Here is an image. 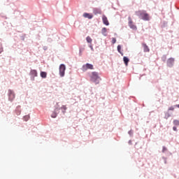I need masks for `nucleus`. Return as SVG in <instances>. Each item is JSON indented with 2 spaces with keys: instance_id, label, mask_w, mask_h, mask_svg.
Returning a JSON list of instances; mask_svg holds the SVG:
<instances>
[{
  "instance_id": "obj_36",
  "label": "nucleus",
  "mask_w": 179,
  "mask_h": 179,
  "mask_svg": "<svg viewBox=\"0 0 179 179\" xmlns=\"http://www.w3.org/2000/svg\"><path fill=\"white\" fill-rule=\"evenodd\" d=\"M129 145H132V141L131 140L129 141Z\"/></svg>"
},
{
  "instance_id": "obj_32",
  "label": "nucleus",
  "mask_w": 179,
  "mask_h": 179,
  "mask_svg": "<svg viewBox=\"0 0 179 179\" xmlns=\"http://www.w3.org/2000/svg\"><path fill=\"white\" fill-rule=\"evenodd\" d=\"M90 48L91 50L94 51V49L93 48V45L92 44L89 45Z\"/></svg>"
},
{
  "instance_id": "obj_31",
  "label": "nucleus",
  "mask_w": 179,
  "mask_h": 179,
  "mask_svg": "<svg viewBox=\"0 0 179 179\" xmlns=\"http://www.w3.org/2000/svg\"><path fill=\"white\" fill-rule=\"evenodd\" d=\"M174 107H176V106H171V107H169V111H174Z\"/></svg>"
},
{
  "instance_id": "obj_10",
  "label": "nucleus",
  "mask_w": 179,
  "mask_h": 179,
  "mask_svg": "<svg viewBox=\"0 0 179 179\" xmlns=\"http://www.w3.org/2000/svg\"><path fill=\"white\" fill-rule=\"evenodd\" d=\"M83 17H85L86 19H93V15L91 13H83Z\"/></svg>"
},
{
  "instance_id": "obj_6",
  "label": "nucleus",
  "mask_w": 179,
  "mask_h": 179,
  "mask_svg": "<svg viewBox=\"0 0 179 179\" xmlns=\"http://www.w3.org/2000/svg\"><path fill=\"white\" fill-rule=\"evenodd\" d=\"M8 100L9 101H13V100H15V92H13V90H8Z\"/></svg>"
},
{
  "instance_id": "obj_17",
  "label": "nucleus",
  "mask_w": 179,
  "mask_h": 179,
  "mask_svg": "<svg viewBox=\"0 0 179 179\" xmlns=\"http://www.w3.org/2000/svg\"><path fill=\"white\" fill-rule=\"evenodd\" d=\"M121 48H122L121 45H118L117 47V52H119V54H121V55H124V53L121 52Z\"/></svg>"
},
{
  "instance_id": "obj_22",
  "label": "nucleus",
  "mask_w": 179,
  "mask_h": 179,
  "mask_svg": "<svg viewBox=\"0 0 179 179\" xmlns=\"http://www.w3.org/2000/svg\"><path fill=\"white\" fill-rule=\"evenodd\" d=\"M162 62H166V60L167 59V55H164L161 58Z\"/></svg>"
},
{
  "instance_id": "obj_28",
  "label": "nucleus",
  "mask_w": 179,
  "mask_h": 179,
  "mask_svg": "<svg viewBox=\"0 0 179 179\" xmlns=\"http://www.w3.org/2000/svg\"><path fill=\"white\" fill-rule=\"evenodd\" d=\"M174 125H179V121L177 120H173Z\"/></svg>"
},
{
  "instance_id": "obj_12",
  "label": "nucleus",
  "mask_w": 179,
  "mask_h": 179,
  "mask_svg": "<svg viewBox=\"0 0 179 179\" xmlns=\"http://www.w3.org/2000/svg\"><path fill=\"white\" fill-rule=\"evenodd\" d=\"M123 62L126 66H128V64H129V58L127 56L123 57Z\"/></svg>"
},
{
  "instance_id": "obj_13",
  "label": "nucleus",
  "mask_w": 179,
  "mask_h": 179,
  "mask_svg": "<svg viewBox=\"0 0 179 179\" xmlns=\"http://www.w3.org/2000/svg\"><path fill=\"white\" fill-rule=\"evenodd\" d=\"M93 13L95 15H101V10L100 8H93Z\"/></svg>"
},
{
  "instance_id": "obj_9",
  "label": "nucleus",
  "mask_w": 179,
  "mask_h": 179,
  "mask_svg": "<svg viewBox=\"0 0 179 179\" xmlns=\"http://www.w3.org/2000/svg\"><path fill=\"white\" fill-rule=\"evenodd\" d=\"M102 20L103 24H105L106 26H110V22H108V19H107V17L106 15H103Z\"/></svg>"
},
{
  "instance_id": "obj_14",
  "label": "nucleus",
  "mask_w": 179,
  "mask_h": 179,
  "mask_svg": "<svg viewBox=\"0 0 179 179\" xmlns=\"http://www.w3.org/2000/svg\"><path fill=\"white\" fill-rule=\"evenodd\" d=\"M40 76H41V78H42L43 79H45V78H47V72L41 71Z\"/></svg>"
},
{
  "instance_id": "obj_37",
  "label": "nucleus",
  "mask_w": 179,
  "mask_h": 179,
  "mask_svg": "<svg viewBox=\"0 0 179 179\" xmlns=\"http://www.w3.org/2000/svg\"><path fill=\"white\" fill-rule=\"evenodd\" d=\"M19 108H20V106H17L16 111H17V110H19Z\"/></svg>"
},
{
  "instance_id": "obj_38",
  "label": "nucleus",
  "mask_w": 179,
  "mask_h": 179,
  "mask_svg": "<svg viewBox=\"0 0 179 179\" xmlns=\"http://www.w3.org/2000/svg\"><path fill=\"white\" fill-rule=\"evenodd\" d=\"M175 107H177L178 108H179V104L175 105Z\"/></svg>"
},
{
  "instance_id": "obj_33",
  "label": "nucleus",
  "mask_w": 179,
  "mask_h": 179,
  "mask_svg": "<svg viewBox=\"0 0 179 179\" xmlns=\"http://www.w3.org/2000/svg\"><path fill=\"white\" fill-rule=\"evenodd\" d=\"M48 43H52V39L51 38H48Z\"/></svg>"
},
{
  "instance_id": "obj_39",
  "label": "nucleus",
  "mask_w": 179,
  "mask_h": 179,
  "mask_svg": "<svg viewBox=\"0 0 179 179\" xmlns=\"http://www.w3.org/2000/svg\"><path fill=\"white\" fill-rule=\"evenodd\" d=\"M17 114L19 115H20V111H18L17 113Z\"/></svg>"
},
{
  "instance_id": "obj_25",
  "label": "nucleus",
  "mask_w": 179,
  "mask_h": 179,
  "mask_svg": "<svg viewBox=\"0 0 179 179\" xmlns=\"http://www.w3.org/2000/svg\"><path fill=\"white\" fill-rule=\"evenodd\" d=\"M128 134H129V136H134V131L133 130H129L128 131Z\"/></svg>"
},
{
  "instance_id": "obj_2",
  "label": "nucleus",
  "mask_w": 179,
  "mask_h": 179,
  "mask_svg": "<svg viewBox=\"0 0 179 179\" xmlns=\"http://www.w3.org/2000/svg\"><path fill=\"white\" fill-rule=\"evenodd\" d=\"M91 82H93L95 85H99L100 83V76H99V73L96 71L92 73Z\"/></svg>"
},
{
  "instance_id": "obj_16",
  "label": "nucleus",
  "mask_w": 179,
  "mask_h": 179,
  "mask_svg": "<svg viewBox=\"0 0 179 179\" xmlns=\"http://www.w3.org/2000/svg\"><path fill=\"white\" fill-rule=\"evenodd\" d=\"M58 115V112L57 110H54L51 115L52 118H57Z\"/></svg>"
},
{
  "instance_id": "obj_30",
  "label": "nucleus",
  "mask_w": 179,
  "mask_h": 179,
  "mask_svg": "<svg viewBox=\"0 0 179 179\" xmlns=\"http://www.w3.org/2000/svg\"><path fill=\"white\" fill-rule=\"evenodd\" d=\"M166 150H167V148H166V146H163L162 147V153H164L166 152Z\"/></svg>"
},
{
  "instance_id": "obj_7",
  "label": "nucleus",
  "mask_w": 179,
  "mask_h": 179,
  "mask_svg": "<svg viewBox=\"0 0 179 179\" xmlns=\"http://www.w3.org/2000/svg\"><path fill=\"white\" fill-rule=\"evenodd\" d=\"M129 23L128 26L130 27V29H132V30H138V27H136V25L134 24V22L132 21V18L131 17H128Z\"/></svg>"
},
{
  "instance_id": "obj_21",
  "label": "nucleus",
  "mask_w": 179,
  "mask_h": 179,
  "mask_svg": "<svg viewBox=\"0 0 179 179\" xmlns=\"http://www.w3.org/2000/svg\"><path fill=\"white\" fill-rule=\"evenodd\" d=\"M83 51H85V48H79V56L82 57V52H83Z\"/></svg>"
},
{
  "instance_id": "obj_3",
  "label": "nucleus",
  "mask_w": 179,
  "mask_h": 179,
  "mask_svg": "<svg viewBox=\"0 0 179 179\" xmlns=\"http://www.w3.org/2000/svg\"><path fill=\"white\" fill-rule=\"evenodd\" d=\"M29 76H30V80L32 82H34V80H36L35 78H37L38 76V73L37 72V70L31 69V71L29 72Z\"/></svg>"
},
{
  "instance_id": "obj_5",
  "label": "nucleus",
  "mask_w": 179,
  "mask_h": 179,
  "mask_svg": "<svg viewBox=\"0 0 179 179\" xmlns=\"http://www.w3.org/2000/svg\"><path fill=\"white\" fill-rule=\"evenodd\" d=\"M175 61L176 59L173 57L169 58L166 61V66H168V68H173V66H174Z\"/></svg>"
},
{
  "instance_id": "obj_23",
  "label": "nucleus",
  "mask_w": 179,
  "mask_h": 179,
  "mask_svg": "<svg viewBox=\"0 0 179 179\" xmlns=\"http://www.w3.org/2000/svg\"><path fill=\"white\" fill-rule=\"evenodd\" d=\"M171 115L170 113H169V112L165 113V117L164 118H166V120H168L169 118H170Z\"/></svg>"
},
{
  "instance_id": "obj_35",
  "label": "nucleus",
  "mask_w": 179,
  "mask_h": 179,
  "mask_svg": "<svg viewBox=\"0 0 179 179\" xmlns=\"http://www.w3.org/2000/svg\"><path fill=\"white\" fill-rule=\"evenodd\" d=\"M173 130L175 131L176 132H177V127L174 126L173 127Z\"/></svg>"
},
{
  "instance_id": "obj_18",
  "label": "nucleus",
  "mask_w": 179,
  "mask_h": 179,
  "mask_svg": "<svg viewBox=\"0 0 179 179\" xmlns=\"http://www.w3.org/2000/svg\"><path fill=\"white\" fill-rule=\"evenodd\" d=\"M68 108H66V106L65 105H63L61 108H60V110H62V113L64 114H65V113H66V110H67Z\"/></svg>"
},
{
  "instance_id": "obj_15",
  "label": "nucleus",
  "mask_w": 179,
  "mask_h": 179,
  "mask_svg": "<svg viewBox=\"0 0 179 179\" xmlns=\"http://www.w3.org/2000/svg\"><path fill=\"white\" fill-rule=\"evenodd\" d=\"M101 34H103V36L106 37V36H107V28H106V27L102 28Z\"/></svg>"
},
{
  "instance_id": "obj_1",
  "label": "nucleus",
  "mask_w": 179,
  "mask_h": 179,
  "mask_svg": "<svg viewBox=\"0 0 179 179\" xmlns=\"http://www.w3.org/2000/svg\"><path fill=\"white\" fill-rule=\"evenodd\" d=\"M135 15H136V16H138V17L139 19H141L142 20H145V21L150 20L149 14H148V13H146V11H144V10L136 11Z\"/></svg>"
},
{
  "instance_id": "obj_29",
  "label": "nucleus",
  "mask_w": 179,
  "mask_h": 179,
  "mask_svg": "<svg viewBox=\"0 0 179 179\" xmlns=\"http://www.w3.org/2000/svg\"><path fill=\"white\" fill-rule=\"evenodd\" d=\"M162 159L164 162V164H167V158L166 157H162Z\"/></svg>"
},
{
  "instance_id": "obj_19",
  "label": "nucleus",
  "mask_w": 179,
  "mask_h": 179,
  "mask_svg": "<svg viewBox=\"0 0 179 179\" xmlns=\"http://www.w3.org/2000/svg\"><path fill=\"white\" fill-rule=\"evenodd\" d=\"M86 41L89 44H92V41H93V39H92V38L90 36H87L86 37Z\"/></svg>"
},
{
  "instance_id": "obj_20",
  "label": "nucleus",
  "mask_w": 179,
  "mask_h": 179,
  "mask_svg": "<svg viewBox=\"0 0 179 179\" xmlns=\"http://www.w3.org/2000/svg\"><path fill=\"white\" fill-rule=\"evenodd\" d=\"M59 103H57V104L55 106V111H58L59 110H61V108H59Z\"/></svg>"
},
{
  "instance_id": "obj_40",
  "label": "nucleus",
  "mask_w": 179,
  "mask_h": 179,
  "mask_svg": "<svg viewBox=\"0 0 179 179\" xmlns=\"http://www.w3.org/2000/svg\"><path fill=\"white\" fill-rule=\"evenodd\" d=\"M22 40H24V37H22Z\"/></svg>"
},
{
  "instance_id": "obj_26",
  "label": "nucleus",
  "mask_w": 179,
  "mask_h": 179,
  "mask_svg": "<svg viewBox=\"0 0 179 179\" xmlns=\"http://www.w3.org/2000/svg\"><path fill=\"white\" fill-rule=\"evenodd\" d=\"M117 43V39L115 38H112V44H115Z\"/></svg>"
},
{
  "instance_id": "obj_24",
  "label": "nucleus",
  "mask_w": 179,
  "mask_h": 179,
  "mask_svg": "<svg viewBox=\"0 0 179 179\" xmlns=\"http://www.w3.org/2000/svg\"><path fill=\"white\" fill-rule=\"evenodd\" d=\"M29 118H30V116L29 115H25L23 117V119L24 120V121H29Z\"/></svg>"
},
{
  "instance_id": "obj_4",
  "label": "nucleus",
  "mask_w": 179,
  "mask_h": 179,
  "mask_svg": "<svg viewBox=\"0 0 179 179\" xmlns=\"http://www.w3.org/2000/svg\"><path fill=\"white\" fill-rule=\"evenodd\" d=\"M59 76L61 78H64V76H65V71H66V66H65V64H60L59 67Z\"/></svg>"
},
{
  "instance_id": "obj_11",
  "label": "nucleus",
  "mask_w": 179,
  "mask_h": 179,
  "mask_svg": "<svg viewBox=\"0 0 179 179\" xmlns=\"http://www.w3.org/2000/svg\"><path fill=\"white\" fill-rule=\"evenodd\" d=\"M142 45L143 47L144 52H149L150 51V49H149V46H148V45H146V43H142Z\"/></svg>"
},
{
  "instance_id": "obj_27",
  "label": "nucleus",
  "mask_w": 179,
  "mask_h": 179,
  "mask_svg": "<svg viewBox=\"0 0 179 179\" xmlns=\"http://www.w3.org/2000/svg\"><path fill=\"white\" fill-rule=\"evenodd\" d=\"M3 52V47H2V45H0V54H2Z\"/></svg>"
},
{
  "instance_id": "obj_8",
  "label": "nucleus",
  "mask_w": 179,
  "mask_h": 179,
  "mask_svg": "<svg viewBox=\"0 0 179 179\" xmlns=\"http://www.w3.org/2000/svg\"><path fill=\"white\" fill-rule=\"evenodd\" d=\"M83 71H87V69H94L93 64L87 63L83 66Z\"/></svg>"
},
{
  "instance_id": "obj_34",
  "label": "nucleus",
  "mask_w": 179,
  "mask_h": 179,
  "mask_svg": "<svg viewBox=\"0 0 179 179\" xmlns=\"http://www.w3.org/2000/svg\"><path fill=\"white\" fill-rule=\"evenodd\" d=\"M43 50H44V51H47L48 50V47L44 46Z\"/></svg>"
}]
</instances>
